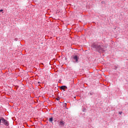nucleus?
Listing matches in <instances>:
<instances>
[{
	"label": "nucleus",
	"instance_id": "obj_1",
	"mask_svg": "<svg viewBox=\"0 0 128 128\" xmlns=\"http://www.w3.org/2000/svg\"><path fill=\"white\" fill-rule=\"evenodd\" d=\"M1 120L4 126H10L8 121L6 120L4 118H1Z\"/></svg>",
	"mask_w": 128,
	"mask_h": 128
},
{
	"label": "nucleus",
	"instance_id": "obj_2",
	"mask_svg": "<svg viewBox=\"0 0 128 128\" xmlns=\"http://www.w3.org/2000/svg\"><path fill=\"white\" fill-rule=\"evenodd\" d=\"M92 48L94 50H100V46L98 45V44H93L92 45Z\"/></svg>",
	"mask_w": 128,
	"mask_h": 128
},
{
	"label": "nucleus",
	"instance_id": "obj_3",
	"mask_svg": "<svg viewBox=\"0 0 128 128\" xmlns=\"http://www.w3.org/2000/svg\"><path fill=\"white\" fill-rule=\"evenodd\" d=\"M73 58L76 62H78V56H74Z\"/></svg>",
	"mask_w": 128,
	"mask_h": 128
},
{
	"label": "nucleus",
	"instance_id": "obj_4",
	"mask_svg": "<svg viewBox=\"0 0 128 128\" xmlns=\"http://www.w3.org/2000/svg\"><path fill=\"white\" fill-rule=\"evenodd\" d=\"M64 122H62V121H61V122H60V126H64Z\"/></svg>",
	"mask_w": 128,
	"mask_h": 128
},
{
	"label": "nucleus",
	"instance_id": "obj_5",
	"mask_svg": "<svg viewBox=\"0 0 128 128\" xmlns=\"http://www.w3.org/2000/svg\"><path fill=\"white\" fill-rule=\"evenodd\" d=\"M60 88H61V90H66V86H62L60 87Z\"/></svg>",
	"mask_w": 128,
	"mask_h": 128
},
{
	"label": "nucleus",
	"instance_id": "obj_6",
	"mask_svg": "<svg viewBox=\"0 0 128 128\" xmlns=\"http://www.w3.org/2000/svg\"><path fill=\"white\" fill-rule=\"evenodd\" d=\"M54 118H49V120L48 121L50 122H52V120H53Z\"/></svg>",
	"mask_w": 128,
	"mask_h": 128
},
{
	"label": "nucleus",
	"instance_id": "obj_7",
	"mask_svg": "<svg viewBox=\"0 0 128 128\" xmlns=\"http://www.w3.org/2000/svg\"><path fill=\"white\" fill-rule=\"evenodd\" d=\"M60 98H56V100H60Z\"/></svg>",
	"mask_w": 128,
	"mask_h": 128
},
{
	"label": "nucleus",
	"instance_id": "obj_8",
	"mask_svg": "<svg viewBox=\"0 0 128 128\" xmlns=\"http://www.w3.org/2000/svg\"><path fill=\"white\" fill-rule=\"evenodd\" d=\"M0 12H4V10H0Z\"/></svg>",
	"mask_w": 128,
	"mask_h": 128
},
{
	"label": "nucleus",
	"instance_id": "obj_9",
	"mask_svg": "<svg viewBox=\"0 0 128 128\" xmlns=\"http://www.w3.org/2000/svg\"><path fill=\"white\" fill-rule=\"evenodd\" d=\"M122 114V112H120V114Z\"/></svg>",
	"mask_w": 128,
	"mask_h": 128
},
{
	"label": "nucleus",
	"instance_id": "obj_10",
	"mask_svg": "<svg viewBox=\"0 0 128 128\" xmlns=\"http://www.w3.org/2000/svg\"><path fill=\"white\" fill-rule=\"evenodd\" d=\"M65 106H66V104H65Z\"/></svg>",
	"mask_w": 128,
	"mask_h": 128
},
{
	"label": "nucleus",
	"instance_id": "obj_11",
	"mask_svg": "<svg viewBox=\"0 0 128 128\" xmlns=\"http://www.w3.org/2000/svg\"><path fill=\"white\" fill-rule=\"evenodd\" d=\"M90 94H91V95H92V93H90Z\"/></svg>",
	"mask_w": 128,
	"mask_h": 128
}]
</instances>
